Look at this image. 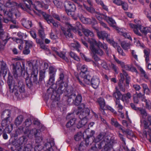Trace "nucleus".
<instances>
[{"label":"nucleus","instance_id":"1","mask_svg":"<svg viewBox=\"0 0 151 151\" xmlns=\"http://www.w3.org/2000/svg\"><path fill=\"white\" fill-rule=\"evenodd\" d=\"M95 141L96 142L95 144L96 148L100 149L104 147V151H113V144L114 141L110 137L106 136L104 133H100L96 137Z\"/></svg>","mask_w":151,"mask_h":151},{"label":"nucleus","instance_id":"2","mask_svg":"<svg viewBox=\"0 0 151 151\" xmlns=\"http://www.w3.org/2000/svg\"><path fill=\"white\" fill-rule=\"evenodd\" d=\"M24 134L29 138H32L34 136L35 138L34 149L35 151H41L43 149L41 143L42 140V137L40 134L39 130L35 128L32 129L29 132L28 129L24 132Z\"/></svg>","mask_w":151,"mask_h":151},{"label":"nucleus","instance_id":"3","mask_svg":"<svg viewBox=\"0 0 151 151\" xmlns=\"http://www.w3.org/2000/svg\"><path fill=\"white\" fill-rule=\"evenodd\" d=\"M7 81V83L9 86V88L10 91L12 90V92H15V95L17 96V94H19V92L20 93H23L25 91V85L24 83L22 81H18L16 80V81H14L11 79H9Z\"/></svg>","mask_w":151,"mask_h":151},{"label":"nucleus","instance_id":"4","mask_svg":"<svg viewBox=\"0 0 151 151\" xmlns=\"http://www.w3.org/2000/svg\"><path fill=\"white\" fill-rule=\"evenodd\" d=\"M90 111L88 108L83 109L82 111L78 113L79 121L77 125V127L80 128L85 126L88 122V119L90 118Z\"/></svg>","mask_w":151,"mask_h":151},{"label":"nucleus","instance_id":"5","mask_svg":"<svg viewBox=\"0 0 151 151\" xmlns=\"http://www.w3.org/2000/svg\"><path fill=\"white\" fill-rule=\"evenodd\" d=\"M12 111L10 109H5L3 110L1 113V118L3 119L1 123L2 127L5 126L11 123L10 119Z\"/></svg>","mask_w":151,"mask_h":151},{"label":"nucleus","instance_id":"6","mask_svg":"<svg viewBox=\"0 0 151 151\" xmlns=\"http://www.w3.org/2000/svg\"><path fill=\"white\" fill-rule=\"evenodd\" d=\"M129 25L130 27L133 29L134 33L138 36H141L142 35V34L139 31L138 29L140 30L141 32L145 35H147L148 33L151 32V28L149 27H145L142 29V26L140 24H134L130 23Z\"/></svg>","mask_w":151,"mask_h":151},{"label":"nucleus","instance_id":"7","mask_svg":"<svg viewBox=\"0 0 151 151\" xmlns=\"http://www.w3.org/2000/svg\"><path fill=\"white\" fill-rule=\"evenodd\" d=\"M38 72V66H33V68L31 73L30 78L29 79H27L26 80V85L29 88H31L32 87V81L36 84L38 83L37 78Z\"/></svg>","mask_w":151,"mask_h":151},{"label":"nucleus","instance_id":"8","mask_svg":"<svg viewBox=\"0 0 151 151\" xmlns=\"http://www.w3.org/2000/svg\"><path fill=\"white\" fill-rule=\"evenodd\" d=\"M57 71L56 69L53 66H50L49 68V79L47 85H51V88L52 89V91L56 89L57 85L54 83L55 81V77Z\"/></svg>","mask_w":151,"mask_h":151},{"label":"nucleus","instance_id":"9","mask_svg":"<svg viewBox=\"0 0 151 151\" xmlns=\"http://www.w3.org/2000/svg\"><path fill=\"white\" fill-rule=\"evenodd\" d=\"M89 42L90 44V46H95V45H96L97 46V47H102L105 50L106 54H108L109 49L106 44L105 43L103 44L100 41L97 42L95 39L93 38H92L89 40Z\"/></svg>","mask_w":151,"mask_h":151},{"label":"nucleus","instance_id":"10","mask_svg":"<svg viewBox=\"0 0 151 151\" xmlns=\"http://www.w3.org/2000/svg\"><path fill=\"white\" fill-rule=\"evenodd\" d=\"M92 78L89 74H85L84 76H82L78 77L77 79L79 83L83 86H84L83 81L87 84L89 85L91 83V80Z\"/></svg>","mask_w":151,"mask_h":151},{"label":"nucleus","instance_id":"11","mask_svg":"<svg viewBox=\"0 0 151 151\" xmlns=\"http://www.w3.org/2000/svg\"><path fill=\"white\" fill-rule=\"evenodd\" d=\"M89 49L93 54L102 56L104 54V51L100 47H96L95 46H90Z\"/></svg>","mask_w":151,"mask_h":151},{"label":"nucleus","instance_id":"12","mask_svg":"<svg viewBox=\"0 0 151 151\" xmlns=\"http://www.w3.org/2000/svg\"><path fill=\"white\" fill-rule=\"evenodd\" d=\"M42 14L48 24L51 23L54 27H58V25L57 22H55L50 15L46 14L45 13H43Z\"/></svg>","mask_w":151,"mask_h":151},{"label":"nucleus","instance_id":"13","mask_svg":"<svg viewBox=\"0 0 151 151\" xmlns=\"http://www.w3.org/2000/svg\"><path fill=\"white\" fill-rule=\"evenodd\" d=\"M11 0H8V1H7L5 4V6L8 8H11L14 7L15 6H17L19 8H20L23 10H25L26 8L24 7L23 5L22 4L20 3L18 4L15 2L11 1Z\"/></svg>","mask_w":151,"mask_h":151},{"label":"nucleus","instance_id":"14","mask_svg":"<svg viewBox=\"0 0 151 151\" xmlns=\"http://www.w3.org/2000/svg\"><path fill=\"white\" fill-rule=\"evenodd\" d=\"M3 27H0V40L4 42V44H6L8 40L7 33L4 31Z\"/></svg>","mask_w":151,"mask_h":151},{"label":"nucleus","instance_id":"15","mask_svg":"<svg viewBox=\"0 0 151 151\" xmlns=\"http://www.w3.org/2000/svg\"><path fill=\"white\" fill-rule=\"evenodd\" d=\"M64 7L65 11L75 12L76 9V6L73 3L68 1L65 2Z\"/></svg>","mask_w":151,"mask_h":151},{"label":"nucleus","instance_id":"16","mask_svg":"<svg viewBox=\"0 0 151 151\" xmlns=\"http://www.w3.org/2000/svg\"><path fill=\"white\" fill-rule=\"evenodd\" d=\"M67 87L68 84L67 83H64V82L61 83L59 84L56 92L59 95L62 94L65 92L67 90Z\"/></svg>","mask_w":151,"mask_h":151},{"label":"nucleus","instance_id":"17","mask_svg":"<svg viewBox=\"0 0 151 151\" xmlns=\"http://www.w3.org/2000/svg\"><path fill=\"white\" fill-rule=\"evenodd\" d=\"M23 2V4L21 3L23 5H24V7L26 8V9L25 10H27V8L28 9H30V7L31 6H32L33 7H34L35 9L39 11L40 10H38L37 7L35 6V4H32V2L31 0H22ZM25 11V10H24Z\"/></svg>","mask_w":151,"mask_h":151},{"label":"nucleus","instance_id":"18","mask_svg":"<svg viewBox=\"0 0 151 151\" xmlns=\"http://www.w3.org/2000/svg\"><path fill=\"white\" fill-rule=\"evenodd\" d=\"M97 35L99 38L100 39L103 40L105 39L107 41H108V40L110 39L109 38L110 35L107 34L105 31L98 32H97Z\"/></svg>","mask_w":151,"mask_h":151},{"label":"nucleus","instance_id":"19","mask_svg":"<svg viewBox=\"0 0 151 151\" xmlns=\"http://www.w3.org/2000/svg\"><path fill=\"white\" fill-rule=\"evenodd\" d=\"M100 83L99 79L96 76H93L91 80V83L92 87L94 88H97Z\"/></svg>","mask_w":151,"mask_h":151},{"label":"nucleus","instance_id":"20","mask_svg":"<svg viewBox=\"0 0 151 151\" xmlns=\"http://www.w3.org/2000/svg\"><path fill=\"white\" fill-rule=\"evenodd\" d=\"M7 71V68L6 64L4 61H0V76L1 73L5 75Z\"/></svg>","mask_w":151,"mask_h":151},{"label":"nucleus","instance_id":"21","mask_svg":"<svg viewBox=\"0 0 151 151\" xmlns=\"http://www.w3.org/2000/svg\"><path fill=\"white\" fill-rule=\"evenodd\" d=\"M55 143L54 141H52L51 142H48L46 143L43 147L45 151H53L52 147L54 145Z\"/></svg>","mask_w":151,"mask_h":151},{"label":"nucleus","instance_id":"22","mask_svg":"<svg viewBox=\"0 0 151 151\" xmlns=\"http://www.w3.org/2000/svg\"><path fill=\"white\" fill-rule=\"evenodd\" d=\"M32 121L30 119H27L25 120L24 123V126L26 127V128L25 129V130H24V128L22 126L20 127L19 128V129L20 130H22L24 133V132L26 131V130L27 129H28L29 132L32 129L29 130L27 127H29L30 126V125L32 124Z\"/></svg>","mask_w":151,"mask_h":151},{"label":"nucleus","instance_id":"23","mask_svg":"<svg viewBox=\"0 0 151 151\" xmlns=\"http://www.w3.org/2000/svg\"><path fill=\"white\" fill-rule=\"evenodd\" d=\"M81 70L80 76H83L85 74H89V71L88 70L87 66L85 65H83L81 66Z\"/></svg>","mask_w":151,"mask_h":151},{"label":"nucleus","instance_id":"24","mask_svg":"<svg viewBox=\"0 0 151 151\" xmlns=\"http://www.w3.org/2000/svg\"><path fill=\"white\" fill-rule=\"evenodd\" d=\"M111 123L112 125L115 127L118 128L123 132L124 131L122 128V126L119 123L116 119L114 118H111Z\"/></svg>","mask_w":151,"mask_h":151},{"label":"nucleus","instance_id":"25","mask_svg":"<svg viewBox=\"0 0 151 151\" xmlns=\"http://www.w3.org/2000/svg\"><path fill=\"white\" fill-rule=\"evenodd\" d=\"M66 119H67L69 120V122L74 126L76 120V118L75 117L73 113L69 114L66 116Z\"/></svg>","mask_w":151,"mask_h":151},{"label":"nucleus","instance_id":"26","mask_svg":"<svg viewBox=\"0 0 151 151\" xmlns=\"http://www.w3.org/2000/svg\"><path fill=\"white\" fill-rule=\"evenodd\" d=\"M61 29L63 33L67 38L70 37L71 38H73V36L70 32V28L66 29L64 27H62Z\"/></svg>","mask_w":151,"mask_h":151},{"label":"nucleus","instance_id":"27","mask_svg":"<svg viewBox=\"0 0 151 151\" xmlns=\"http://www.w3.org/2000/svg\"><path fill=\"white\" fill-rule=\"evenodd\" d=\"M22 25L27 29H29L32 27L31 22L25 19H23L22 20Z\"/></svg>","mask_w":151,"mask_h":151},{"label":"nucleus","instance_id":"28","mask_svg":"<svg viewBox=\"0 0 151 151\" xmlns=\"http://www.w3.org/2000/svg\"><path fill=\"white\" fill-rule=\"evenodd\" d=\"M78 16L83 23L90 24L91 22V20L90 19L85 17L81 14H78Z\"/></svg>","mask_w":151,"mask_h":151},{"label":"nucleus","instance_id":"29","mask_svg":"<svg viewBox=\"0 0 151 151\" xmlns=\"http://www.w3.org/2000/svg\"><path fill=\"white\" fill-rule=\"evenodd\" d=\"M32 147L30 144H28L24 146L23 147H20L18 151H31Z\"/></svg>","mask_w":151,"mask_h":151},{"label":"nucleus","instance_id":"30","mask_svg":"<svg viewBox=\"0 0 151 151\" xmlns=\"http://www.w3.org/2000/svg\"><path fill=\"white\" fill-rule=\"evenodd\" d=\"M23 116L20 115L17 116L15 118L14 121V124L17 126L19 125L23 120Z\"/></svg>","mask_w":151,"mask_h":151},{"label":"nucleus","instance_id":"31","mask_svg":"<svg viewBox=\"0 0 151 151\" xmlns=\"http://www.w3.org/2000/svg\"><path fill=\"white\" fill-rule=\"evenodd\" d=\"M28 139L27 137L24 136H22L17 141V142L20 145H25L27 142Z\"/></svg>","mask_w":151,"mask_h":151},{"label":"nucleus","instance_id":"32","mask_svg":"<svg viewBox=\"0 0 151 151\" xmlns=\"http://www.w3.org/2000/svg\"><path fill=\"white\" fill-rule=\"evenodd\" d=\"M42 4H38V6H39L42 7L45 5V8L46 9L48 8V6L50 4L51 2L50 0H42Z\"/></svg>","mask_w":151,"mask_h":151},{"label":"nucleus","instance_id":"33","mask_svg":"<svg viewBox=\"0 0 151 151\" xmlns=\"http://www.w3.org/2000/svg\"><path fill=\"white\" fill-rule=\"evenodd\" d=\"M105 20L112 26H115L116 23L115 20L112 18L106 16Z\"/></svg>","mask_w":151,"mask_h":151},{"label":"nucleus","instance_id":"34","mask_svg":"<svg viewBox=\"0 0 151 151\" xmlns=\"http://www.w3.org/2000/svg\"><path fill=\"white\" fill-rule=\"evenodd\" d=\"M116 90L115 92H114L113 93V96L114 97H115L116 98V100H117V99L119 100L122 95L120 91L118 90L116 87Z\"/></svg>","mask_w":151,"mask_h":151},{"label":"nucleus","instance_id":"35","mask_svg":"<svg viewBox=\"0 0 151 151\" xmlns=\"http://www.w3.org/2000/svg\"><path fill=\"white\" fill-rule=\"evenodd\" d=\"M82 100V97L81 94L79 93L76 96L74 104L76 106L79 105L81 102Z\"/></svg>","mask_w":151,"mask_h":151},{"label":"nucleus","instance_id":"36","mask_svg":"<svg viewBox=\"0 0 151 151\" xmlns=\"http://www.w3.org/2000/svg\"><path fill=\"white\" fill-rule=\"evenodd\" d=\"M115 106L117 109L118 112H120L123 108V106L120 103V100L117 99L115 100Z\"/></svg>","mask_w":151,"mask_h":151},{"label":"nucleus","instance_id":"37","mask_svg":"<svg viewBox=\"0 0 151 151\" xmlns=\"http://www.w3.org/2000/svg\"><path fill=\"white\" fill-rule=\"evenodd\" d=\"M95 16L97 19L100 21L102 19L105 20L106 16L103 14H101L99 12H96L94 13Z\"/></svg>","mask_w":151,"mask_h":151},{"label":"nucleus","instance_id":"38","mask_svg":"<svg viewBox=\"0 0 151 151\" xmlns=\"http://www.w3.org/2000/svg\"><path fill=\"white\" fill-rule=\"evenodd\" d=\"M121 44L122 47L125 50L129 49L131 45L130 43L124 41L121 42Z\"/></svg>","mask_w":151,"mask_h":151},{"label":"nucleus","instance_id":"39","mask_svg":"<svg viewBox=\"0 0 151 151\" xmlns=\"http://www.w3.org/2000/svg\"><path fill=\"white\" fill-rule=\"evenodd\" d=\"M139 111L142 119H145L148 115L146 110L144 109L140 108Z\"/></svg>","mask_w":151,"mask_h":151},{"label":"nucleus","instance_id":"40","mask_svg":"<svg viewBox=\"0 0 151 151\" xmlns=\"http://www.w3.org/2000/svg\"><path fill=\"white\" fill-rule=\"evenodd\" d=\"M131 96V94L129 92H128L126 94L122 95L121 100L123 101H124L128 99H130Z\"/></svg>","mask_w":151,"mask_h":151},{"label":"nucleus","instance_id":"41","mask_svg":"<svg viewBox=\"0 0 151 151\" xmlns=\"http://www.w3.org/2000/svg\"><path fill=\"white\" fill-rule=\"evenodd\" d=\"M144 56L145 59V62L146 63H148L149 61V55L150 52L149 51L145 49L144 50Z\"/></svg>","mask_w":151,"mask_h":151},{"label":"nucleus","instance_id":"42","mask_svg":"<svg viewBox=\"0 0 151 151\" xmlns=\"http://www.w3.org/2000/svg\"><path fill=\"white\" fill-rule=\"evenodd\" d=\"M118 32L120 35H122L125 38L129 39L131 41L132 40V39L131 38L129 33H127L126 32H123L121 30L119 31Z\"/></svg>","mask_w":151,"mask_h":151},{"label":"nucleus","instance_id":"43","mask_svg":"<svg viewBox=\"0 0 151 151\" xmlns=\"http://www.w3.org/2000/svg\"><path fill=\"white\" fill-rule=\"evenodd\" d=\"M56 54L60 57L65 60L66 62H68L69 61L68 59L65 57V53L64 52H56Z\"/></svg>","mask_w":151,"mask_h":151},{"label":"nucleus","instance_id":"44","mask_svg":"<svg viewBox=\"0 0 151 151\" xmlns=\"http://www.w3.org/2000/svg\"><path fill=\"white\" fill-rule=\"evenodd\" d=\"M9 124L5 126L6 127L5 128V129L4 130V132H6L7 133H9L11 132L12 130H13V128L14 126L13 124H10V128H9Z\"/></svg>","mask_w":151,"mask_h":151},{"label":"nucleus","instance_id":"45","mask_svg":"<svg viewBox=\"0 0 151 151\" xmlns=\"http://www.w3.org/2000/svg\"><path fill=\"white\" fill-rule=\"evenodd\" d=\"M45 70L43 69L40 71L39 72V79L40 81H42L45 77Z\"/></svg>","mask_w":151,"mask_h":151},{"label":"nucleus","instance_id":"46","mask_svg":"<svg viewBox=\"0 0 151 151\" xmlns=\"http://www.w3.org/2000/svg\"><path fill=\"white\" fill-rule=\"evenodd\" d=\"M76 95L75 94H72L68 96V102L69 103H72L74 101V99L75 98Z\"/></svg>","mask_w":151,"mask_h":151},{"label":"nucleus","instance_id":"47","mask_svg":"<svg viewBox=\"0 0 151 151\" xmlns=\"http://www.w3.org/2000/svg\"><path fill=\"white\" fill-rule=\"evenodd\" d=\"M70 47L73 48H76L78 51H79L78 48L80 47V45L79 43L76 42L75 43H71L70 45Z\"/></svg>","mask_w":151,"mask_h":151},{"label":"nucleus","instance_id":"48","mask_svg":"<svg viewBox=\"0 0 151 151\" xmlns=\"http://www.w3.org/2000/svg\"><path fill=\"white\" fill-rule=\"evenodd\" d=\"M83 31L84 34L86 36H93V32L89 30L86 29H83Z\"/></svg>","mask_w":151,"mask_h":151},{"label":"nucleus","instance_id":"49","mask_svg":"<svg viewBox=\"0 0 151 151\" xmlns=\"http://www.w3.org/2000/svg\"><path fill=\"white\" fill-rule=\"evenodd\" d=\"M98 101L100 106V108H104L105 106V103L104 99L102 98H100L98 99Z\"/></svg>","mask_w":151,"mask_h":151},{"label":"nucleus","instance_id":"50","mask_svg":"<svg viewBox=\"0 0 151 151\" xmlns=\"http://www.w3.org/2000/svg\"><path fill=\"white\" fill-rule=\"evenodd\" d=\"M108 40L107 42H108L111 45H112L115 48H118V47L119 46L118 45L117 43L115 42L113 39H109Z\"/></svg>","mask_w":151,"mask_h":151},{"label":"nucleus","instance_id":"51","mask_svg":"<svg viewBox=\"0 0 151 151\" xmlns=\"http://www.w3.org/2000/svg\"><path fill=\"white\" fill-rule=\"evenodd\" d=\"M96 1L98 4L100 5L104 9L107 11H108V9L107 6L104 4L102 1L100 0H96Z\"/></svg>","mask_w":151,"mask_h":151},{"label":"nucleus","instance_id":"52","mask_svg":"<svg viewBox=\"0 0 151 151\" xmlns=\"http://www.w3.org/2000/svg\"><path fill=\"white\" fill-rule=\"evenodd\" d=\"M123 72L124 75V76H125L126 77V83L127 85V86H128L130 80V78L128 76V74L125 71L123 70Z\"/></svg>","mask_w":151,"mask_h":151},{"label":"nucleus","instance_id":"53","mask_svg":"<svg viewBox=\"0 0 151 151\" xmlns=\"http://www.w3.org/2000/svg\"><path fill=\"white\" fill-rule=\"evenodd\" d=\"M117 49V52L119 55L123 57H125L126 56L125 53L120 46H119Z\"/></svg>","mask_w":151,"mask_h":151},{"label":"nucleus","instance_id":"54","mask_svg":"<svg viewBox=\"0 0 151 151\" xmlns=\"http://www.w3.org/2000/svg\"><path fill=\"white\" fill-rule=\"evenodd\" d=\"M70 56L75 60L79 61L80 60L79 57L75 53L71 52L70 54Z\"/></svg>","mask_w":151,"mask_h":151},{"label":"nucleus","instance_id":"55","mask_svg":"<svg viewBox=\"0 0 151 151\" xmlns=\"http://www.w3.org/2000/svg\"><path fill=\"white\" fill-rule=\"evenodd\" d=\"M139 70L142 76H143L146 79L148 80L149 79V76L146 74L145 71L141 67H140Z\"/></svg>","mask_w":151,"mask_h":151},{"label":"nucleus","instance_id":"56","mask_svg":"<svg viewBox=\"0 0 151 151\" xmlns=\"http://www.w3.org/2000/svg\"><path fill=\"white\" fill-rule=\"evenodd\" d=\"M19 71H20L19 68L17 65L14 67L13 73L14 76L17 77V76L18 73Z\"/></svg>","mask_w":151,"mask_h":151},{"label":"nucleus","instance_id":"57","mask_svg":"<svg viewBox=\"0 0 151 151\" xmlns=\"http://www.w3.org/2000/svg\"><path fill=\"white\" fill-rule=\"evenodd\" d=\"M83 6L86 9V10L89 12H90L91 13H95V9L91 7H88L85 4H83Z\"/></svg>","mask_w":151,"mask_h":151},{"label":"nucleus","instance_id":"58","mask_svg":"<svg viewBox=\"0 0 151 151\" xmlns=\"http://www.w3.org/2000/svg\"><path fill=\"white\" fill-rule=\"evenodd\" d=\"M38 34L40 37L43 39L45 37V35L43 29H40L38 30Z\"/></svg>","mask_w":151,"mask_h":151},{"label":"nucleus","instance_id":"59","mask_svg":"<svg viewBox=\"0 0 151 151\" xmlns=\"http://www.w3.org/2000/svg\"><path fill=\"white\" fill-rule=\"evenodd\" d=\"M26 46L25 48H29L32 47L33 45V42L30 40H25Z\"/></svg>","mask_w":151,"mask_h":151},{"label":"nucleus","instance_id":"60","mask_svg":"<svg viewBox=\"0 0 151 151\" xmlns=\"http://www.w3.org/2000/svg\"><path fill=\"white\" fill-rule=\"evenodd\" d=\"M53 3L58 8L60 9L62 8L63 4L61 2L57 0H55L53 1Z\"/></svg>","mask_w":151,"mask_h":151},{"label":"nucleus","instance_id":"61","mask_svg":"<svg viewBox=\"0 0 151 151\" xmlns=\"http://www.w3.org/2000/svg\"><path fill=\"white\" fill-rule=\"evenodd\" d=\"M132 56L136 60H138L137 55L136 54V51L134 50H130Z\"/></svg>","mask_w":151,"mask_h":151},{"label":"nucleus","instance_id":"62","mask_svg":"<svg viewBox=\"0 0 151 151\" xmlns=\"http://www.w3.org/2000/svg\"><path fill=\"white\" fill-rule=\"evenodd\" d=\"M0 10L3 11V12L5 15H7L10 18L12 17L13 14L12 12L9 11V12H8L6 10L4 9L3 10L2 9H1Z\"/></svg>","mask_w":151,"mask_h":151},{"label":"nucleus","instance_id":"63","mask_svg":"<svg viewBox=\"0 0 151 151\" xmlns=\"http://www.w3.org/2000/svg\"><path fill=\"white\" fill-rule=\"evenodd\" d=\"M119 86L120 90L124 92L125 91V84L123 83V82H120L119 84Z\"/></svg>","mask_w":151,"mask_h":151},{"label":"nucleus","instance_id":"64","mask_svg":"<svg viewBox=\"0 0 151 151\" xmlns=\"http://www.w3.org/2000/svg\"><path fill=\"white\" fill-rule=\"evenodd\" d=\"M27 64L29 67H32L33 68V66H38L37 63V61H33L32 62L30 61H28L27 62Z\"/></svg>","mask_w":151,"mask_h":151}]
</instances>
